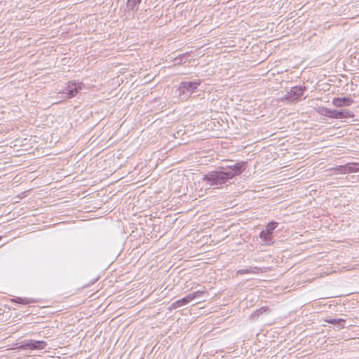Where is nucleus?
Masks as SVG:
<instances>
[{"instance_id": "1", "label": "nucleus", "mask_w": 359, "mask_h": 359, "mask_svg": "<svg viewBox=\"0 0 359 359\" xmlns=\"http://www.w3.org/2000/svg\"><path fill=\"white\" fill-rule=\"evenodd\" d=\"M246 162L241 161L220 170L212 171L204 175L203 181L207 182L209 187H220L235 176L241 175L246 169Z\"/></svg>"}, {"instance_id": "2", "label": "nucleus", "mask_w": 359, "mask_h": 359, "mask_svg": "<svg viewBox=\"0 0 359 359\" xmlns=\"http://www.w3.org/2000/svg\"><path fill=\"white\" fill-rule=\"evenodd\" d=\"M201 83V80L182 81L175 91V95L180 100H186L190 97Z\"/></svg>"}, {"instance_id": "3", "label": "nucleus", "mask_w": 359, "mask_h": 359, "mask_svg": "<svg viewBox=\"0 0 359 359\" xmlns=\"http://www.w3.org/2000/svg\"><path fill=\"white\" fill-rule=\"evenodd\" d=\"M82 83L75 81L68 82L67 86L62 92V94L65 95L64 98L66 99L75 97L77 93L82 89Z\"/></svg>"}, {"instance_id": "4", "label": "nucleus", "mask_w": 359, "mask_h": 359, "mask_svg": "<svg viewBox=\"0 0 359 359\" xmlns=\"http://www.w3.org/2000/svg\"><path fill=\"white\" fill-rule=\"evenodd\" d=\"M306 90L305 86H294L287 92L285 95V99L290 102H294L300 100L303 96L304 92Z\"/></svg>"}, {"instance_id": "5", "label": "nucleus", "mask_w": 359, "mask_h": 359, "mask_svg": "<svg viewBox=\"0 0 359 359\" xmlns=\"http://www.w3.org/2000/svg\"><path fill=\"white\" fill-rule=\"evenodd\" d=\"M325 115L332 118H346L353 117L354 114L351 111L348 110H334L330 109H325Z\"/></svg>"}, {"instance_id": "6", "label": "nucleus", "mask_w": 359, "mask_h": 359, "mask_svg": "<svg viewBox=\"0 0 359 359\" xmlns=\"http://www.w3.org/2000/svg\"><path fill=\"white\" fill-rule=\"evenodd\" d=\"M47 344L44 341L28 340L22 342V349L42 350L46 348Z\"/></svg>"}, {"instance_id": "7", "label": "nucleus", "mask_w": 359, "mask_h": 359, "mask_svg": "<svg viewBox=\"0 0 359 359\" xmlns=\"http://www.w3.org/2000/svg\"><path fill=\"white\" fill-rule=\"evenodd\" d=\"M351 97H334L332 100V104L336 107H348L353 103Z\"/></svg>"}, {"instance_id": "8", "label": "nucleus", "mask_w": 359, "mask_h": 359, "mask_svg": "<svg viewBox=\"0 0 359 359\" xmlns=\"http://www.w3.org/2000/svg\"><path fill=\"white\" fill-rule=\"evenodd\" d=\"M194 296L195 295L194 294H189L184 298L176 301L175 303H173L172 306L174 308H177L186 305L194 299Z\"/></svg>"}, {"instance_id": "9", "label": "nucleus", "mask_w": 359, "mask_h": 359, "mask_svg": "<svg viewBox=\"0 0 359 359\" xmlns=\"http://www.w3.org/2000/svg\"><path fill=\"white\" fill-rule=\"evenodd\" d=\"M141 1L142 0H128L126 3V9L129 11H137Z\"/></svg>"}, {"instance_id": "10", "label": "nucleus", "mask_w": 359, "mask_h": 359, "mask_svg": "<svg viewBox=\"0 0 359 359\" xmlns=\"http://www.w3.org/2000/svg\"><path fill=\"white\" fill-rule=\"evenodd\" d=\"M346 173L356 172L359 171V163H348L344 165Z\"/></svg>"}, {"instance_id": "11", "label": "nucleus", "mask_w": 359, "mask_h": 359, "mask_svg": "<svg viewBox=\"0 0 359 359\" xmlns=\"http://www.w3.org/2000/svg\"><path fill=\"white\" fill-rule=\"evenodd\" d=\"M259 237L266 245H271L273 242L272 235L266 234L265 231H262L259 233Z\"/></svg>"}, {"instance_id": "12", "label": "nucleus", "mask_w": 359, "mask_h": 359, "mask_svg": "<svg viewBox=\"0 0 359 359\" xmlns=\"http://www.w3.org/2000/svg\"><path fill=\"white\" fill-rule=\"evenodd\" d=\"M327 323L339 326L340 327H344L345 320L342 318L335 319V318H330L325 320Z\"/></svg>"}, {"instance_id": "13", "label": "nucleus", "mask_w": 359, "mask_h": 359, "mask_svg": "<svg viewBox=\"0 0 359 359\" xmlns=\"http://www.w3.org/2000/svg\"><path fill=\"white\" fill-rule=\"evenodd\" d=\"M13 302L20 304H29L33 302V301L30 298L27 297H16L15 299H13Z\"/></svg>"}, {"instance_id": "14", "label": "nucleus", "mask_w": 359, "mask_h": 359, "mask_svg": "<svg viewBox=\"0 0 359 359\" xmlns=\"http://www.w3.org/2000/svg\"><path fill=\"white\" fill-rule=\"evenodd\" d=\"M277 226H278L277 222H271L266 225L264 231H266V234L272 235L273 231L277 227Z\"/></svg>"}, {"instance_id": "15", "label": "nucleus", "mask_w": 359, "mask_h": 359, "mask_svg": "<svg viewBox=\"0 0 359 359\" xmlns=\"http://www.w3.org/2000/svg\"><path fill=\"white\" fill-rule=\"evenodd\" d=\"M335 170H336L337 173H341V174H346V173L344 165H339V166L335 168Z\"/></svg>"}, {"instance_id": "16", "label": "nucleus", "mask_w": 359, "mask_h": 359, "mask_svg": "<svg viewBox=\"0 0 359 359\" xmlns=\"http://www.w3.org/2000/svg\"><path fill=\"white\" fill-rule=\"evenodd\" d=\"M238 272L241 274H244V273H250L253 271L251 269H245V270L242 269V270L238 271Z\"/></svg>"}, {"instance_id": "17", "label": "nucleus", "mask_w": 359, "mask_h": 359, "mask_svg": "<svg viewBox=\"0 0 359 359\" xmlns=\"http://www.w3.org/2000/svg\"><path fill=\"white\" fill-rule=\"evenodd\" d=\"M203 292H201V291H197V292H193V293H190L191 294H194L195 295L194 296V299L196 298V297H201L202 295Z\"/></svg>"}, {"instance_id": "18", "label": "nucleus", "mask_w": 359, "mask_h": 359, "mask_svg": "<svg viewBox=\"0 0 359 359\" xmlns=\"http://www.w3.org/2000/svg\"><path fill=\"white\" fill-rule=\"evenodd\" d=\"M185 57V55H180V57H179V60H180V62H178V64L180 63H182L183 62V58Z\"/></svg>"}, {"instance_id": "19", "label": "nucleus", "mask_w": 359, "mask_h": 359, "mask_svg": "<svg viewBox=\"0 0 359 359\" xmlns=\"http://www.w3.org/2000/svg\"><path fill=\"white\" fill-rule=\"evenodd\" d=\"M262 310H265V309L264 308H260V309L257 311V313H258L257 315H259V313H262Z\"/></svg>"}]
</instances>
